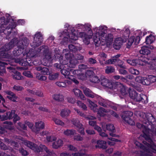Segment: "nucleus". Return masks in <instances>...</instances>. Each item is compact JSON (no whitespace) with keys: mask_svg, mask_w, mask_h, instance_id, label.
I'll use <instances>...</instances> for the list:
<instances>
[{"mask_svg":"<svg viewBox=\"0 0 156 156\" xmlns=\"http://www.w3.org/2000/svg\"><path fill=\"white\" fill-rule=\"evenodd\" d=\"M107 27L106 26H101L95 35L93 37V41L96 47H98L100 45H103L108 41H112V35L109 34L107 36L106 33Z\"/></svg>","mask_w":156,"mask_h":156,"instance_id":"1","label":"nucleus"},{"mask_svg":"<svg viewBox=\"0 0 156 156\" xmlns=\"http://www.w3.org/2000/svg\"><path fill=\"white\" fill-rule=\"evenodd\" d=\"M136 126L139 128L142 129V131L143 133V136L145 138L146 141H144L143 143L147 144L149 147L151 148L156 151V145L151 139L150 135V129L146 126L139 123H136Z\"/></svg>","mask_w":156,"mask_h":156,"instance_id":"2","label":"nucleus"},{"mask_svg":"<svg viewBox=\"0 0 156 156\" xmlns=\"http://www.w3.org/2000/svg\"><path fill=\"white\" fill-rule=\"evenodd\" d=\"M26 145L30 149L34 151L35 152L39 153L43 152V151H46V153L44 156H55L56 154L53 151H50L48 148L44 145L40 144L39 146L36 144L32 142L28 141L26 142Z\"/></svg>","mask_w":156,"mask_h":156,"instance_id":"3","label":"nucleus"},{"mask_svg":"<svg viewBox=\"0 0 156 156\" xmlns=\"http://www.w3.org/2000/svg\"><path fill=\"white\" fill-rule=\"evenodd\" d=\"M9 21L6 20V19L4 17H2L0 19V33H4L6 34V31H7L8 34H10L12 30L15 28L16 26L15 23L14 22L10 23L9 25L6 27L4 26L7 25Z\"/></svg>","mask_w":156,"mask_h":156,"instance_id":"4","label":"nucleus"},{"mask_svg":"<svg viewBox=\"0 0 156 156\" xmlns=\"http://www.w3.org/2000/svg\"><path fill=\"white\" fill-rule=\"evenodd\" d=\"M29 44V40L26 37H23L18 42L17 46L13 51V55L18 56L23 53L24 49Z\"/></svg>","mask_w":156,"mask_h":156,"instance_id":"5","label":"nucleus"},{"mask_svg":"<svg viewBox=\"0 0 156 156\" xmlns=\"http://www.w3.org/2000/svg\"><path fill=\"white\" fill-rule=\"evenodd\" d=\"M43 49V55L44 57L43 59V65L47 66H49L52 63V58L48 48L45 46L42 45L38 49L37 51L38 52H40L42 49Z\"/></svg>","mask_w":156,"mask_h":156,"instance_id":"6","label":"nucleus"},{"mask_svg":"<svg viewBox=\"0 0 156 156\" xmlns=\"http://www.w3.org/2000/svg\"><path fill=\"white\" fill-rule=\"evenodd\" d=\"M129 93L130 97L133 100L144 104L148 103L147 97L146 95L142 94H139L134 90H129Z\"/></svg>","mask_w":156,"mask_h":156,"instance_id":"7","label":"nucleus"},{"mask_svg":"<svg viewBox=\"0 0 156 156\" xmlns=\"http://www.w3.org/2000/svg\"><path fill=\"white\" fill-rule=\"evenodd\" d=\"M14 46V43L12 40L9 42L8 43L5 44L2 46L0 49L1 53H0L1 56L2 58H6L7 53L5 52L8 51L12 48Z\"/></svg>","mask_w":156,"mask_h":156,"instance_id":"8","label":"nucleus"},{"mask_svg":"<svg viewBox=\"0 0 156 156\" xmlns=\"http://www.w3.org/2000/svg\"><path fill=\"white\" fill-rule=\"evenodd\" d=\"M133 114L132 112L130 111H126L124 112L121 116L122 118L128 124L133 125H135V122L131 118Z\"/></svg>","mask_w":156,"mask_h":156,"instance_id":"9","label":"nucleus"},{"mask_svg":"<svg viewBox=\"0 0 156 156\" xmlns=\"http://www.w3.org/2000/svg\"><path fill=\"white\" fill-rule=\"evenodd\" d=\"M43 41V38L41 33L40 32L37 33L35 34L33 42L30 44L31 46L35 48L41 45Z\"/></svg>","mask_w":156,"mask_h":156,"instance_id":"10","label":"nucleus"},{"mask_svg":"<svg viewBox=\"0 0 156 156\" xmlns=\"http://www.w3.org/2000/svg\"><path fill=\"white\" fill-rule=\"evenodd\" d=\"M16 112V111L14 110L7 112L4 115H0V119L2 121L12 119H13V115Z\"/></svg>","mask_w":156,"mask_h":156,"instance_id":"11","label":"nucleus"},{"mask_svg":"<svg viewBox=\"0 0 156 156\" xmlns=\"http://www.w3.org/2000/svg\"><path fill=\"white\" fill-rule=\"evenodd\" d=\"M100 82L101 84L105 87L111 89L113 87L112 82L108 79L106 78L104 76H101Z\"/></svg>","mask_w":156,"mask_h":156,"instance_id":"12","label":"nucleus"},{"mask_svg":"<svg viewBox=\"0 0 156 156\" xmlns=\"http://www.w3.org/2000/svg\"><path fill=\"white\" fill-rule=\"evenodd\" d=\"M150 56L141 55L139 57L138 60L139 62V65L144 66L146 64H150L151 62Z\"/></svg>","mask_w":156,"mask_h":156,"instance_id":"13","label":"nucleus"},{"mask_svg":"<svg viewBox=\"0 0 156 156\" xmlns=\"http://www.w3.org/2000/svg\"><path fill=\"white\" fill-rule=\"evenodd\" d=\"M15 62L19 64V65L24 66H31L32 65L31 61L29 60V62H28L26 59H23L21 58H17L14 59Z\"/></svg>","mask_w":156,"mask_h":156,"instance_id":"14","label":"nucleus"},{"mask_svg":"<svg viewBox=\"0 0 156 156\" xmlns=\"http://www.w3.org/2000/svg\"><path fill=\"white\" fill-rule=\"evenodd\" d=\"M35 124V126L33 128L32 131L38 133L40 130L44 129V122L41 121L36 122Z\"/></svg>","mask_w":156,"mask_h":156,"instance_id":"15","label":"nucleus"},{"mask_svg":"<svg viewBox=\"0 0 156 156\" xmlns=\"http://www.w3.org/2000/svg\"><path fill=\"white\" fill-rule=\"evenodd\" d=\"M135 80L136 82L144 85H149L151 84L148 77L147 78L141 76H137L135 78Z\"/></svg>","mask_w":156,"mask_h":156,"instance_id":"16","label":"nucleus"},{"mask_svg":"<svg viewBox=\"0 0 156 156\" xmlns=\"http://www.w3.org/2000/svg\"><path fill=\"white\" fill-rule=\"evenodd\" d=\"M5 93L9 95L6 97L8 98L14 102H17L16 100L18 97L15 94L10 90L6 91Z\"/></svg>","mask_w":156,"mask_h":156,"instance_id":"17","label":"nucleus"},{"mask_svg":"<svg viewBox=\"0 0 156 156\" xmlns=\"http://www.w3.org/2000/svg\"><path fill=\"white\" fill-rule=\"evenodd\" d=\"M145 117L147 121L146 122H145L144 123L147 124L148 122V124L153 125V123L155 121V119L152 114L150 113H147Z\"/></svg>","mask_w":156,"mask_h":156,"instance_id":"18","label":"nucleus"},{"mask_svg":"<svg viewBox=\"0 0 156 156\" xmlns=\"http://www.w3.org/2000/svg\"><path fill=\"white\" fill-rule=\"evenodd\" d=\"M115 87L117 91L120 92L122 94L124 95L127 93L126 92V88L123 84L119 83L116 85Z\"/></svg>","mask_w":156,"mask_h":156,"instance_id":"19","label":"nucleus"},{"mask_svg":"<svg viewBox=\"0 0 156 156\" xmlns=\"http://www.w3.org/2000/svg\"><path fill=\"white\" fill-rule=\"evenodd\" d=\"M139 52L141 54L144 55L145 56H150L151 51L149 49V48L147 46H143L141 48V49L140 50Z\"/></svg>","mask_w":156,"mask_h":156,"instance_id":"20","label":"nucleus"},{"mask_svg":"<svg viewBox=\"0 0 156 156\" xmlns=\"http://www.w3.org/2000/svg\"><path fill=\"white\" fill-rule=\"evenodd\" d=\"M96 148L106 149L107 148L106 142L103 140H98L97 141V144L96 145Z\"/></svg>","mask_w":156,"mask_h":156,"instance_id":"21","label":"nucleus"},{"mask_svg":"<svg viewBox=\"0 0 156 156\" xmlns=\"http://www.w3.org/2000/svg\"><path fill=\"white\" fill-rule=\"evenodd\" d=\"M73 92L76 96L83 100L85 99V97L84 95L83 94L82 92L79 89L75 88L73 90Z\"/></svg>","mask_w":156,"mask_h":156,"instance_id":"22","label":"nucleus"},{"mask_svg":"<svg viewBox=\"0 0 156 156\" xmlns=\"http://www.w3.org/2000/svg\"><path fill=\"white\" fill-rule=\"evenodd\" d=\"M77 35V32L74 30L72 29L71 30V33L68 34V36L70 39V40H71L75 41L78 39Z\"/></svg>","mask_w":156,"mask_h":156,"instance_id":"23","label":"nucleus"},{"mask_svg":"<svg viewBox=\"0 0 156 156\" xmlns=\"http://www.w3.org/2000/svg\"><path fill=\"white\" fill-rule=\"evenodd\" d=\"M63 144V142L61 139H58L52 143V147L53 148L57 149L62 146Z\"/></svg>","mask_w":156,"mask_h":156,"instance_id":"24","label":"nucleus"},{"mask_svg":"<svg viewBox=\"0 0 156 156\" xmlns=\"http://www.w3.org/2000/svg\"><path fill=\"white\" fill-rule=\"evenodd\" d=\"M155 40V37L152 34H150L146 38L145 43L147 44H151Z\"/></svg>","mask_w":156,"mask_h":156,"instance_id":"25","label":"nucleus"},{"mask_svg":"<svg viewBox=\"0 0 156 156\" xmlns=\"http://www.w3.org/2000/svg\"><path fill=\"white\" fill-rule=\"evenodd\" d=\"M69 67L70 68H74L76 64L79 63L78 59L75 58L74 57L72 58L69 61Z\"/></svg>","mask_w":156,"mask_h":156,"instance_id":"26","label":"nucleus"},{"mask_svg":"<svg viewBox=\"0 0 156 156\" xmlns=\"http://www.w3.org/2000/svg\"><path fill=\"white\" fill-rule=\"evenodd\" d=\"M53 99L57 101L61 102L64 100V97L63 95L60 94H55L53 96Z\"/></svg>","mask_w":156,"mask_h":156,"instance_id":"27","label":"nucleus"},{"mask_svg":"<svg viewBox=\"0 0 156 156\" xmlns=\"http://www.w3.org/2000/svg\"><path fill=\"white\" fill-rule=\"evenodd\" d=\"M59 58V63L63 67L66 66L69 67L68 64L69 61L67 59H63V57L62 55H60Z\"/></svg>","mask_w":156,"mask_h":156,"instance_id":"28","label":"nucleus"},{"mask_svg":"<svg viewBox=\"0 0 156 156\" xmlns=\"http://www.w3.org/2000/svg\"><path fill=\"white\" fill-rule=\"evenodd\" d=\"M66 66H65L63 68L60 70L61 73L64 76L66 77H68L69 76L70 72L69 70L71 69H69L68 68V69H65Z\"/></svg>","mask_w":156,"mask_h":156,"instance_id":"29","label":"nucleus"},{"mask_svg":"<svg viewBox=\"0 0 156 156\" xmlns=\"http://www.w3.org/2000/svg\"><path fill=\"white\" fill-rule=\"evenodd\" d=\"M67 51L68 52L65 54V57L66 59H67L69 61L72 58H73L74 55L73 54L71 53L70 51H69L67 49H64L63 50V52L66 51Z\"/></svg>","mask_w":156,"mask_h":156,"instance_id":"30","label":"nucleus"},{"mask_svg":"<svg viewBox=\"0 0 156 156\" xmlns=\"http://www.w3.org/2000/svg\"><path fill=\"white\" fill-rule=\"evenodd\" d=\"M139 61L138 59H133L132 60L128 59L126 60V62L128 63L133 66L139 65Z\"/></svg>","mask_w":156,"mask_h":156,"instance_id":"31","label":"nucleus"},{"mask_svg":"<svg viewBox=\"0 0 156 156\" xmlns=\"http://www.w3.org/2000/svg\"><path fill=\"white\" fill-rule=\"evenodd\" d=\"M84 94L87 96L93 98L94 97V94L89 89L86 88L83 91Z\"/></svg>","mask_w":156,"mask_h":156,"instance_id":"32","label":"nucleus"},{"mask_svg":"<svg viewBox=\"0 0 156 156\" xmlns=\"http://www.w3.org/2000/svg\"><path fill=\"white\" fill-rule=\"evenodd\" d=\"M115 69L114 68L111 66H107L105 67V72L106 74H109L114 73Z\"/></svg>","mask_w":156,"mask_h":156,"instance_id":"33","label":"nucleus"},{"mask_svg":"<svg viewBox=\"0 0 156 156\" xmlns=\"http://www.w3.org/2000/svg\"><path fill=\"white\" fill-rule=\"evenodd\" d=\"M70 113V111L67 109H64L61 111V115L63 117H67L68 116Z\"/></svg>","mask_w":156,"mask_h":156,"instance_id":"34","label":"nucleus"},{"mask_svg":"<svg viewBox=\"0 0 156 156\" xmlns=\"http://www.w3.org/2000/svg\"><path fill=\"white\" fill-rule=\"evenodd\" d=\"M106 129L111 132H115V129L114 126L112 124H108L106 125Z\"/></svg>","mask_w":156,"mask_h":156,"instance_id":"35","label":"nucleus"},{"mask_svg":"<svg viewBox=\"0 0 156 156\" xmlns=\"http://www.w3.org/2000/svg\"><path fill=\"white\" fill-rule=\"evenodd\" d=\"M134 41V36H132L130 37L128 39V42L126 44V48H130Z\"/></svg>","mask_w":156,"mask_h":156,"instance_id":"36","label":"nucleus"},{"mask_svg":"<svg viewBox=\"0 0 156 156\" xmlns=\"http://www.w3.org/2000/svg\"><path fill=\"white\" fill-rule=\"evenodd\" d=\"M116 59V61H115V65H117L121 68H125L126 67L125 66L123 65V61L119 59L118 58Z\"/></svg>","mask_w":156,"mask_h":156,"instance_id":"37","label":"nucleus"},{"mask_svg":"<svg viewBox=\"0 0 156 156\" xmlns=\"http://www.w3.org/2000/svg\"><path fill=\"white\" fill-rule=\"evenodd\" d=\"M68 83L67 80H65L63 82L59 81L56 83V84L59 87H64L66 86V83Z\"/></svg>","mask_w":156,"mask_h":156,"instance_id":"38","label":"nucleus"},{"mask_svg":"<svg viewBox=\"0 0 156 156\" xmlns=\"http://www.w3.org/2000/svg\"><path fill=\"white\" fill-rule=\"evenodd\" d=\"M7 65V63L0 61V72L1 73H4L5 72V65Z\"/></svg>","mask_w":156,"mask_h":156,"instance_id":"39","label":"nucleus"},{"mask_svg":"<svg viewBox=\"0 0 156 156\" xmlns=\"http://www.w3.org/2000/svg\"><path fill=\"white\" fill-rule=\"evenodd\" d=\"M77 27H82L87 28V30L89 31H91V26L90 24H86L85 25H83L82 24H78L76 26Z\"/></svg>","mask_w":156,"mask_h":156,"instance_id":"40","label":"nucleus"},{"mask_svg":"<svg viewBox=\"0 0 156 156\" xmlns=\"http://www.w3.org/2000/svg\"><path fill=\"white\" fill-rule=\"evenodd\" d=\"M90 81L94 83H98L100 82V78L99 79L97 76H93L90 79Z\"/></svg>","mask_w":156,"mask_h":156,"instance_id":"41","label":"nucleus"},{"mask_svg":"<svg viewBox=\"0 0 156 156\" xmlns=\"http://www.w3.org/2000/svg\"><path fill=\"white\" fill-rule=\"evenodd\" d=\"M75 131L74 129H67L64 132V134L67 136H71L74 135Z\"/></svg>","mask_w":156,"mask_h":156,"instance_id":"42","label":"nucleus"},{"mask_svg":"<svg viewBox=\"0 0 156 156\" xmlns=\"http://www.w3.org/2000/svg\"><path fill=\"white\" fill-rule=\"evenodd\" d=\"M12 76L13 79L18 80H21L22 77L21 73L19 72H17L16 73L12 74Z\"/></svg>","mask_w":156,"mask_h":156,"instance_id":"43","label":"nucleus"},{"mask_svg":"<svg viewBox=\"0 0 156 156\" xmlns=\"http://www.w3.org/2000/svg\"><path fill=\"white\" fill-rule=\"evenodd\" d=\"M19 153L21 154L23 156H27L28 155V152L23 148H21L19 149Z\"/></svg>","mask_w":156,"mask_h":156,"instance_id":"44","label":"nucleus"},{"mask_svg":"<svg viewBox=\"0 0 156 156\" xmlns=\"http://www.w3.org/2000/svg\"><path fill=\"white\" fill-rule=\"evenodd\" d=\"M98 103L99 105L104 107H107L106 101L104 99L100 98L99 100Z\"/></svg>","mask_w":156,"mask_h":156,"instance_id":"45","label":"nucleus"},{"mask_svg":"<svg viewBox=\"0 0 156 156\" xmlns=\"http://www.w3.org/2000/svg\"><path fill=\"white\" fill-rule=\"evenodd\" d=\"M94 74V72L93 71L90 70H87L85 73V75L86 78L88 77L90 79L93 76Z\"/></svg>","mask_w":156,"mask_h":156,"instance_id":"46","label":"nucleus"},{"mask_svg":"<svg viewBox=\"0 0 156 156\" xmlns=\"http://www.w3.org/2000/svg\"><path fill=\"white\" fill-rule=\"evenodd\" d=\"M59 75L58 73H55L50 75L49 76V79L50 80H54L57 79Z\"/></svg>","mask_w":156,"mask_h":156,"instance_id":"47","label":"nucleus"},{"mask_svg":"<svg viewBox=\"0 0 156 156\" xmlns=\"http://www.w3.org/2000/svg\"><path fill=\"white\" fill-rule=\"evenodd\" d=\"M68 47L70 52L73 53L76 52L77 50V48L74 45L71 44L69 45Z\"/></svg>","mask_w":156,"mask_h":156,"instance_id":"48","label":"nucleus"},{"mask_svg":"<svg viewBox=\"0 0 156 156\" xmlns=\"http://www.w3.org/2000/svg\"><path fill=\"white\" fill-rule=\"evenodd\" d=\"M77 104L80 107L82 108L83 109L84 111L87 110V107L86 105L83 103H82L81 101H78L77 102Z\"/></svg>","mask_w":156,"mask_h":156,"instance_id":"49","label":"nucleus"},{"mask_svg":"<svg viewBox=\"0 0 156 156\" xmlns=\"http://www.w3.org/2000/svg\"><path fill=\"white\" fill-rule=\"evenodd\" d=\"M129 71L130 73L134 75H138L140 73L138 70L133 68H130L129 69Z\"/></svg>","mask_w":156,"mask_h":156,"instance_id":"50","label":"nucleus"},{"mask_svg":"<svg viewBox=\"0 0 156 156\" xmlns=\"http://www.w3.org/2000/svg\"><path fill=\"white\" fill-rule=\"evenodd\" d=\"M53 121L57 125L63 126L64 125V123L61 120L56 118L53 119Z\"/></svg>","mask_w":156,"mask_h":156,"instance_id":"51","label":"nucleus"},{"mask_svg":"<svg viewBox=\"0 0 156 156\" xmlns=\"http://www.w3.org/2000/svg\"><path fill=\"white\" fill-rule=\"evenodd\" d=\"M148 77L151 84L156 81V76H155L150 75L148 76Z\"/></svg>","mask_w":156,"mask_h":156,"instance_id":"52","label":"nucleus"},{"mask_svg":"<svg viewBox=\"0 0 156 156\" xmlns=\"http://www.w3.org/2000/svg\"><path fill=\"white\" fill-rule=\"evenodd\" d=\"M116 61V59L112 58L107 60L105 62V63L107 64H112L115 65Z\"/></svg>","mask_w":156,"mask_h":156,"instance_id":"53","label":"nucleus"},{"mask_svg":"<svg viewBox=\"0 0 156 156\" xmlns=\"http://www.w3.org/2000/svg\"><path fill=\"white\" fill-rule=\"evenodd\" d=\"M88 101L89 103L90 107L94 110V109H96L97 107V105L90 100H88Z\"/></svg>","mask_w":156,"mask_h":156,"instance_id":"54","label":"nucleus"},{"mask_svg":"<svg viewBox=\"0 0 156 156\" xmlns=\"http://www.w3.org/2000/svg\"><path fill=\"white\" fill-rule=\"evenodd\" d=\"M77 77L79 79L82 80H85L86 79V77L85 74L82 73V72L78 75Z\"/></svg>","mask_w":156,"mask_h":156,"instance_id":"55","label":"nucleus"},{"mask_svg":"<svg viewBox=\"0 0 156 156\" xmlns=\"http://www.w3.org/2000/svg\"><path fill=\"white\" fill-rule=\"evenodd\" d=\"M74 125L76 126L78 129L83 127V125L80 122H77L76 120L74 121L73 123Z\"/></svg>","mask_w":156,"mask_h":156,"instance_id":"56","label":"nucleus"},{"mask_svg":"<svg viewBox=\"0 0 156 156\" xmlns=\"http://www.w3.org/2000/svg\"><path fill=\"white\" fill-rule=\"evenodd\" d=\"M23 75L28 77L32 78L33 77V76L30 71H24L23 72Z\"/></svg>","mask_w":156,"mask_h":156,"instance_id":"57","label":"nucleus"},{"mask_svg":"<svg viewBox=\"0 0 156 156\" xmlns=\"http://www.w3.org/2000/svg\"><path fill=\"white\" fill-rule=\"evenodd\" d=\"M87 62L89 64L92 65L96 63L97 61L95 59L90 58L88 59Z\"/></svg>","mask_w":156,"mask_h":156,"instance_id":"58","label":"nucleus"},{"mask_svg":"<svg viewBox=\"0 0 156 156\" xmlns=\"http://www.w3.org/2000/svg\"><path fill=\"white\" fill-rule=\"evenodd\" d=\"M13 122L14 123H16V122L20 120V118L18 115L15 113L14 115H13Z\"/></svg>","mask_w":156,"mask_h":156,"instance_id":"59","label":"nucleus"},{"mask_svg":"<svg viewBox=\"0 0 156 156\" xmlns=\"http://www.w3.org/2000/svg\"><path fill=\"white\" fill-rule=\"evenodd\" d=\"M125 68H121L118 70L119 73L120 74L126 75L127 73V71L125 69Z\"/></svg>","mask_w":156,"mask_h":156,"instance_id":"60","label":"nucleus"},{"mask_svg":"<svg viewBox=\"0 0 156 156\" xmlns=\"http://www.w3.org/2000/svg\"><path fill=\"white\" fill-rule=\"evenodd\" d=\"M140 40V37L139 36H137L136 37H134V44L137 45L139 43Z\"/></svg>","mask_w":156,"mask_h":156,"instance_id":"61","label":"nucleus"},{"mask_svg":"<svg viewBox=\"0 0 156 156\" xmlns=\"http://www.w3.org/2000/svg\"><path fill=\"white\" fill-rule=\"evenodd\" d=\"M7 68L9 70V71L13 73L14 74H15V73H16L17 72H18L17 70L13 67H7Z\"/></svg>","mask_w":156,"mask_h":156,"instance_id":"62","label":"nucleus"},{"mask_svg":"<svg viewBox=\"0 0 156 156\" xmlns=\"http://www.w3.org/2000/svg\"><path fill=\"white\" fill-rule=\"evenodd\" d=\"M67 147L70 151H77V149L76 147L71 144L68 145Z\"/></svg>","mask_w":156,"mask_h":156,"instance_id":"63","label":"nucleus"},{"mask_svg":"<svg viewBox=\"0 0 156 156\" xmlns=\"http://www.w3.org/2000/svg\"><path fill=\"white\" fill-rule=\"evenodd\" d=\"M150 64H151V69L156 71V62L151 61V62Z\"/></svg>","mask_w":156,"mask_h":156,"instance_id":"64","label":"nucleus"}]
</instances>
